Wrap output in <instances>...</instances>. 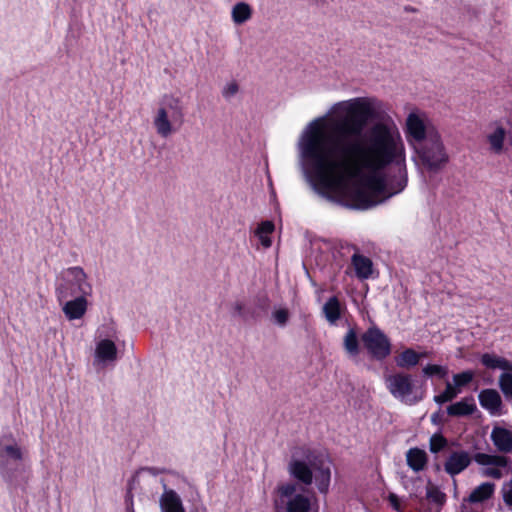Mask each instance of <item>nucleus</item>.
<instances>
[{"instance_id": "nucleus-24", "label": "nucleus", "mask_w": 512, "mask_h": 512, "mask_svg": "<svg viewBox=\"0 0 512 512\" xmlns=\"http://www.w3.org/2000/svg\"><path fill=\"white\" fill-rule=\"evenodd\" d=\"M495 490V485L490 482L482 483L477 486L469 495L468 501L471 503H480L489 499Z\"/></svg>"}, {"instance_id": "nucleus-13", "label": "nucleus", "mask_w": 512, "mask_h": 512, "mask_svg": "<svg viewBox=\"0 0 512 512\" xmlns=\"http://www.w3.org/2000/svg\"><path fill=\"white\" fill-rule=\"evenodd\" d=\"M117 359V347L109 339L101 340L95 348V364L105 365Z\"/></svg>"}, {"instance_id": "nucleus-6", "label": "nucleus", "mask_w": 512, "mask_h": 512, "mask_svg": "<svg viewBox=\"0 0 512 512\" xmlns=\"http://www.w3.org/2000/svg\"><path fill=\"white\" fill-rule=\"evenodd\" d=\"M64 283L57 288L59 300L67 298L70 294L79 293L90 295L92 287L87 281V275L81 267L68 268L63 274Z\"/></svg>"}, {"instance_id": "nucleus-8", "label": "nucleus", "mask_w": 512, "mask_h": 512, "mask_svg": "<svg viewBox=\"0 0 512 512\" xmlns=\"http://www.w3.org/2000/svg\"><path fill=\"white\" fill-rule=\"evenodd\" d=\"M474 460L482 466L481 474L485 477L500 479L507 473L508 459L505 456L476 453Z\"/></svg>"}, {"instance_id": "nucleus-28", "label": "nucleus", "mask_w": 512, "mask_h": 512, "mask_svg": "<svg viewBox=\"0 0 512 512\" xmlns=\"http://www.w3.org/2000/svg\"><path fill=\"white\" fill-rule=\"evenodd\" d=\"M344 348L350 356H357L359 352V344L356 332L350 329L344 337Z\"/></svg>"}, {"instance_id": "nucleus-18", "label": "nucleus", "mask_w": 512, "mask_h": 512, "mask_svg": "<svg viewBox=\"0 0 512 512\" xmlns=\"http://www.w3.org/2000/svg\"><path fill=\"white\" fill-rule=\"evenodd\" d=\"M352 265L359 279L365 280L372 276L373 263L368 257L360 254H354L352 256Z\"/></svg>"}, {"instance_id": "nucleus-37", "label": "nucleus", "mask_w": 512, "mask_h": 512, "mask_svg": "<svg viewBox=\"0 0 512 512\" xmlns=\"http://www.w3.org/2000/svg\"><path fill=\"white\" fill-rule=\"evenodd\" d=\"M388 501L394 510H396L397 512H404L403 502L395 493H390L388 495Z\"/></svg>"}, {"instance_id": "nucleus-20", "label": "nucleus", "mask_w": 512, "mask_h": 512, "mask_svg": "<svg viewBox=\"0 0 512 512\" xmlns=\"http://www.w3.org/2000/svg\"><path fill=\"white\" fill-rule=\"evenodd\" d=\"M481 363L488 369H500L503 372L512 371V362L496 354H483L481 356Z\"/></svg>"}, {"instance_id": "nucleus-19", "label": "nucleus", "mask_w": 512, "mask_h": 512, "mask_svg": "<svg viewBox=\"0 0 512 512\" xmlns=\"http://www.w3.org/2000/svg\"><path fill=\"white\" fill-rule=\"evenodd\" d=\"M423 357H427V353H418L407 348L395 357V363L399 368H410L416 366Z\"/></svg>"}, {"instance_id": "nucleus-29", "label": "nucleus", "mask_w": 512, "mask_h": 512, "mask_svg": "<svg viewBox=\"0 0 512 512\" xmlns=\"http://www.w3.org/2000/svg\"><path fill=\"white\" fill-rule=\"evenodd\" d=\"M474 378V373L472 371H464L458 374L453 375L452 387L454 389H458V394L461 393L462 388L468 385Z\"/></svg>"}, {"instance_id": "nucleus-32", "label": "nucleus", "mask_w": 512, "mask_h": 512, "mask_svg": "<svg viewBox=\"0 0 512 512\" xmlns=\"http://www.w3.org/2000/svg\"><path fill=\"white\" fill-rule=\"evenodd\" d=\"M422 372L428 377L438 376L439 378H444L448 373V368L446 366L428 364L423 368Z\"/></svg>"}, {"instance_id": "nucleus-3", "label": "nucleus", "mask_w": 512, "mask_h": 512, "mask_svg": "<svg viewBox=\"0 0 512 512\" xmlns=\"http://www.w3.org/2000/svg\"><path fill=\"white\" fill-rule=\"evenodd\" d=\"M185 120L182 99L172 93L164 94L153 112L152 124L161 138H168L176 133Z\"/></svg>"}, {"instance_id": "nucleus-36", "label": "nucleus", "mask_w": 512, "mask_h": 512, "mask_svg": "<svg viewBox=\"0 0 512 512\" xmlns=\"http://www.w3.org/2000/svg\"><path fill=\"white\" fill-rule=\"evenodd\" d=\"M239 91V86L236 82H230L228 83L222 91V95L224 98H232L234 97Z\"/></svg>"}, {"instance_id": "nucleus-34", "label": "nucleus", "mask_w": 512, "mask_h": 512, "mask_svg": "<svg viewBox=\"0 0 512 512\" xmlns=\"http://www.w3.org/2000/svg\"><path fill=\"white\" fill-rule=\"evenodd\" d=\"M289 311L286 308L275 309L272 313L274 322L279 326H285L289 320Z\"/></svg>"}, {"instance_id": "nucleus-5", "label": "nucleus", "mask_w": 512, "mask_h": 512, "mask_svg": "<svg viewBox=\"0 0 512 512\" xmlns=\"http://www.w3.org/2000/svg\"><path fill=\"white\" fill-rule=\"evenodd\" d=\"M273 503L275 512L312 511L310 498L297 492V486L292 483L281 484L276 488Z\"/></svg>"}, {"instance_id": "nucleus-35", "label": "nucleus", "mask_w": 512, "mask_h": 512, "mask_svg": "<svg viewBox=\"0 0 512 512\" xmlns=\"http://www.w3.org/2000/svg\"><path fill=\"white\" fill-rule=\"evenodd\" d=\"M501 494L504 503L512 508V478L502 485Z\"/></svg>"}, {"instance_id": "nucleus-9", "label": "nucleus", "mask_w": 512, "mask_h": 512, "mask_svg": "<svg viewBox=\"0 0 512 512\" xmlns=\"http://www.w3.org/2000/svg\"><path fill=\"white\" fill-rule=\"evenodd\" d=\"M508 130L501 121L491 122L485 132V143L487 150L494 156H500L507 150L506 141Z\"/></svg>"}, {"instance_id": "nucleus-4", "label": "nucleus", "mask_w": 512, "mask_h": 512, "mask_svg": "<svg viewBox=\"0 0 512 512\" xmlns=\"http://www.w3.org/2000/svg\"><path fill=\"white\" fill-rule=\"evenodd\" d=\"M385 385L393 398L406 405H415L424 398V392L417 388L411 374L397 372L387 375Z\"/></svg>"}, {"instance_id": "nucleus-23", "label": "nucleus", "mask_w": 512, "mask_h": 512, "mask_svg": "<svg viewBox=\"0 0 512 512\" xmlns=\"http://www.w3.org/2000/svg\"><path fill=\"white\" fill-rule=\"evenodd\" d=\"M231 17L235 24L241 25L252 17V8L246 2H238L232 7Z\"/></svg>"}, {"instance_id": "nucleus-12", "label": "nucleus", "mask_w": 512, "mask_h": 512, "mask_svg": "<svg viewBox=\"0 0 512 512\" xmlns=\"http://www.w3.org/2000/svg\"><path fill=\"white\" fill-rule=\"evenodd\" d=\"M87 295L80 294L78 297L66 301L62 306L65 317L69 320H78L84 317L88 309Z\"/></svg>"}, {"instance_id": "nucleus-31", "label": "nucleus", "mask_w": 512, "mask_h": 512, "mask_svg": "<svg viewBox=\"0 0 512 512\" xmlns=\"http://www.w3.org/2000/svg\"><path fill=\"white\" fill-rule=\"evenodd\" d=\"M499 387L506 397L512 398V371H506L500 375Z\"/></svg>"}, {"instance_id": "nucleus-10", "label": "nucleus", "mask_w": 512, "mask_h": 512, "mask_svg": "<svg viewBox=\"0 0 512 512\" xmlns=\"http://www.w3.org/2000/svg\"><path fill=\"white\" fill-rule=\"evenodd\" d=\"M308 463L315 470V480L318 485V489L325 493L328 490L331 471L330 462L328 460L320 459L317 460L314 456H307Z\"/></svg>"}, {"instance_id": "nucleus-21", "label": "nucleus", "mask_w": 512, "mask_h": 512, "mask_svg": "<svg viewBox=\"0 0 512 512\" xmlns=\"http://www.w3.org/2000/svg\"><path fill=\"white\" fill-rule=\"evenodd\" d=\"M476 410V404L472 397L464 398L454 404L447 407V413L450 416H467L474 413Z\"/></svg>"}, {"instance_id": "nucleus-14", "label": "nucleus", "mask_w": 512, "mask_h": 512, "mask_svg": "<svg viewBox=\"0 0 512 512\" xmlns=\"http://www.w3.org/2000/svg\"><path fill=\"white\" fill-rule=\"evenodd\" d=\"M161 512H185L181 497L172 489L165 488L159 498Z\"/></svg>"}, {"instance_id": "nucleus-15", "label": "nucleus", "mask_w": 512, "mask_h": 512, "mask_svg": "<svg viewBox=\"0 0 512 512\" xmlns=\"http://www.w3.org/2000/svg\"><path fill=\"white\" fill-rule=\"evenodd\" d=\"M491 440L498 451L512 452V431L503 427H494L491 432Z\"/></svg>"}, {"instance_id": "nucleus-25", "label": "nucleus", "mask_w": 512, "mask_h": 512, "mask_svg": "<svg viewBox=\"0 0 512 512\" xmlns=\"http://www.w3.org/2000/svg\"><path fill=\"white\" fill-rule=\"evenodd\" d=\"M10 460H22V450L17 444L0 446V465L5 467Z\"/></svg>"}, {"instance_id": "nucleus-1", "label": "nucleus", "mask_w": 512, "mask_h": 512, "mask_svg": "<svg viewBox=\"0 0 512 512\" xmlns=\"http://www.w3.org/2000/svg\"><path fill=\"white\" fill-rule=\"evenodd\" d=\"M376 97L334 103L303 128L297 142L306 179L344 205L368 209L402 192L408 183L407 149L396 123Z\"/></svg>"}, {"instance_id": "nucleus-22", "label": "nucleus", "mask_w": 512, "mask_h": 512, "mask_svg": "<svg viewBox=\"0 0 512 512\" xmlns=\"http://www.w3.org/2000/svg\"><path fill=\"white\" fill-rule=\"evenodd\" d=\"M427 453L419 448H411L406 453L407 465L415 472L422 471L427 464Z\"/></svg>"}, {"instance_id": "nucleus-33", "label": "nucleus", "mask_w": 512, "mask_h": 512, "mask_svg": "<svg viewBox=\"0 0 512 512\" xmlns=\"http://www.w3.org/2000/svg\"><path fill=\"white\" fill-rule=\"evenodd\" d=\"M447 445V440L441 434H434L429 441L430 451L437 453Z\"/></svg>"}, {"instance_id": "nucleus-16", "label": "nucleus", "mask_w": 512, "mask_h": 512, "mask_svg": "<svg viewBox=\"0 0 512 512\" xmlns=\"http://www.w3.org/2000/svg\"><path fill=\"white\" fill-rule=\"evenodd\" d=\"M289 473L302 483L308 485L312 483L313 474L310 466L301 460H292L288 467Z\"/></svg>"}, {"instance_id": "nucleus-2", "label": "nucleus", "mask_w": 512, "mask_h": 512, "mask_svg": "<svg viewBox=\"0 0 512 512\" xmlns=\"http://www.w3.org/2000/svg\"><path fill=\"white\" fill-rule=\"evenodd\" d=\"M404 133L423 168L438 172L447 165L449 155L442 136L425 113L418 110L410 112L405 120Z\"/></svg>"}, {"instance_id": "nucleus-17", "label": "nucleus", "mask_w": 512, "mask_h": 512, "mask_svg": "<svg viewBox=\"0 0 512 512\" xmlns=\"http://www.w3.org/2000/svg\"><path fill=\"white\" fill-rule=\"evenodd\" d=\"M480 405L495 414L499 411L501 406V397L499 393L494 389H485L479 393Z\"/></svg>"}, {"instance_id": "nucleus-40", "label": "nucleus", "mask_w": 512, "mask_h": 512, "mask_svg": "<svg viewBox=\"0 0 512 512\" xmlns=\"http://www.w3.org/2000/svg\"><path fill=\"white\" fill-rule=\"evenodd\" d=\"M128 512H134L132 505L128 507Z\"/></svg>"}, {"instance_id": "nucleus-27", "label": "nucleus", "mask_w": 512, "mask_h": 512, "mask_svg": "<svg viewBox=\"0 0 512 512\" xmlns=\"http://www.w3.org/2000/svg\"><path fill=\"white\" fill-rule=\"evenodd\" d=\"M323 313L330 324H334L341 316L340 303L336 297H331L323 306Z\"/></svg>"}, {"instance_id": "nucleus-7", "label": "nucleus", "mask_w": 512, "mask_h": 512, "mask_svg": "<svg viewBox=\"0 0 512 512\" xmlns=\"http://www.w3.org/2000/svg\"><path fill=\"white\" fill-rule=\"evenodd\" d=\"M363 343L369 353L376 359H385L391 353L388 337L378 328L368 329L362 336Z\"/></svg>"}, {"instance_id": "nucleus-30", "label": "nucleus", "mask_w": 512, "mask_h": 512, "mask_svg": "<svg viewBox=\"0 0 512 512\" xmlns=\"http://www.w3.org/2000/svg\"><path fill=\"white\" fill-rule=\"evenodd\" d=\"M457 395H458V389L457 388L454 389L452 387V384L450 382H448L446 384L445 390L442 393L434 396V401L437 404H443V403L453 400L455 397H457Z\"/></svg>"}, {"instance_id": "nucleus-11", "label": "nucleus", "mask_w": 512, "mask_h": 512, "mask_svg": "<svg viewBox=\"0 0 512 512\" xmlns=\"http://www.w3.org/2000/svg\"><path fill=\"white\" fill-rule=\"evenodd\" d=\"M471 463V456L467 451L452 452L444 463L445 471L451 475H457L464 471Z\"/></svg>"}, {"instance_id": "nucleus-39", "label": "nucleus", "mask_w": 512, "mask_h": 512, "mask_svg": "<svg viewBox=\"0 0 512 512\" xmlns=\"http://www.w3.org/2000/svg\"><path fill=\"white\" fill-rule=\"evenodd\" d=\"M233 309L236 313L238 314H241V311L243 309V305L241 303H236L234 306H233Z\"/></svg>"}, {"instance_id": "nucleus-38", "label": "nucleus", "mask_w": 512, "mask_h": 512, "mask_svg": "<svg viewBox=\"0 0 512 512\" xmlns=\"http://www.w3.org/2000/svg\"><path fill=\"white\" fill-rule=\"evenodd\" d=\"M427 497L433 499L437 503H442L444 501L445 495L435 487H431L427 491Z\"/></svg>"}, {"instance_id": "nucleus-26", "label": "nucleus", "mask_w": 512, "mask_h": 512, "mask_svg": "<svg viewBox=\"0 0 512 512\" xmlns=\"http://www.w3.org/2000/svg\"><path fill=\"white\" fill-rule=\"evenodd\" d=\"M274 224L272 221H263L261 222L257 229L255 230V235L259 239L261 245L264 248H269L272 245V240L270 238V235L274 231Z\"/></svg>"}]
</instances>
